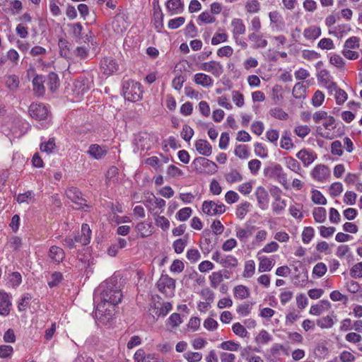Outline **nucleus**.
I'll return each instance as SVG.
<instances>
[{"mask_svg": "<svg viewBox=\"0 0 362 362\" xmlns=\"http://www.w3.org/2000/svg\"><path fill=\"white\" fill-rule=\"evenodd\" d=\"M119 280L118 276L112 275L94 291L93 300L97 303L94 317L98 327L112 325L115 307L123 297Z\"/></svg>", "mask_w": 362, "mask_h": 362, "instance_id": "nucleus-1", "label": "nucleus"}, {"mask_svg": "<svg viewBox=\"0 0 362 362\" xmlns=\"http://www.w3.org/2000/svg\"><path fill=\"white\" fill-rule=\"evenodd\" d=\"M122 86L125 100L134 103L142 99L143 89L139 82L129 78H123Z\"/></svg>", "mask_w": 362, "mask_h": 362, "instance_id": "nucleus-2", "label": "nucleus"}, {"mask_svg": "<svg viewBox=\"0 0 362 362\" xmlns=\"http://www.w3.org/2000/svg\"><path fill=\"white\" fill-rule=\"evenodd\" d=\"M66 197L76 204V209H83L87 211L89 206L87 204L88 199L82 192L76 187H70L66 191Z\"/></svg>", "mask_w": 362, "mask_h": 362, "instance_id": "nucleus-3", "label": "nucleus"}, {"mask_svg": "<svg viewBox=\"0 0 362 362\" xmlns=\"http://www.w3.org/2000/svg\"><path fill=\"white\" fill-rule=\"evenodd\" d=\"M192 167L199 173L214 174L217 171V165L204 157L196 158L192 163Z\"/></svg>", "mask_w": 362, "mask_h": 362, "instance_id": "nucleus-4", "label": "nucleus"}, {"mask_svg": "<svg viewBox=\"0 0 362 362\" xmlns=\"http://www.w3.org/2000/svg\"><path fill=\"white\" fill-rule=\"evenodd\" d=\"M202 211L208 216L222 214L226 211V206L223 204H216L213 201H204L202 204Z\"/></svg>", "mask_w": 362, "mask_h": 362, "instance_id": "nucleus-5", "label": "nucleus"}, {"mask_svg": "<svg viewBox=\"0 0 362 362\" xmlns=\"http://www.w3.org/2000/svg\"><path fill=\"white\" fill-rule=\"evenodd\" d=\"M30 117L35 120H43L47 117L48 110L46 106L42 103H32L28 109Z\"/></svg>", "mask_w": 362, "mask_h": 362, "instance_id": "nucleus-6", "label": "nucleus"}, {"mask_svg": "<svg viewBox=\"0 0 362 362\" xmlns=\"http://www.w3.org/2000/svg\"><path fill=\"white\" fill-rule=\"evenodd\" d=\"M199 69L211 73L215 77H219L223 73V67L220 62L216 61H210L200 64Z\"/></svg>", "mask_w": 362, "mask_h": 362, "instance_id": "nucleus-7", "label": "nucleus"}, {"mask_svg": "<svg viewBox=\"0 0 362 362\" xmlns=\"http://www.w3.org/2000/svg\"><path fill=\"white\" fill-rule=\"evenodd\" d=\"M100 67L104 74L110 75L118 69V64L112 57H104L100 61Z\"/></svg>", "mask_w": 362, "mask_h": 362, "instance_id": "nucleus-8", "label": "nucleus"}, {"mask_svg": "<svg viewBox=\"0 0 362 362\" xmlns=\"http://www.w3.org/2000/svg\"><path fill=\"white\" fill-rule=\"evenodd\" d=\"M330 175V170L325 165H316L311 173V176L319 182L325 181Z\"/></svg>", "mask_w": 362, "mask_h": 362, "instance_id": "nucleus-9", "label": "nucleus"}, {"mask_svg": "<svg viewBox=\"0 0 362 362\" xmlns=\"http://www.w3.org/2000/svg\"><path fill=\"white\" fill-rule=\"evenodd\" d=\"M255 195L259 206L263 210L267 209L269 202V197L265 188L262 186L257 187Z\"/></svg>", "mask_w": 362, "mask_h": 362, "instance_id": "nucleus-10", "label": "nucleus"}, {"mask_svg": "<svg viewBox=\"0 0 362 362\" xmlns=\"http://www.w3.org/2000/svg\"><path fill=\"white\" fill-rule=\"evenodd\" d=\"M90 240V228L89 225L83 223L81 226V234L75 235L74 240L77 243H80L82 246L89 244Z\"/></svg>", "mask_w": 362, "mask_h": 362, "instance_id": "nucleus-11", "label": "nucleus"}, {"mask_svg": "<svg viewBox=\"0 0 362 362\" xmlns=\"http://www.w3.org/2000/svg\"><path fill=\"white\" fill-rule=\"evenodd\" d=\"M11 300L6 292L0 291V315L7 316L9 315L11 308Z\"/></svg>", "mask_w": 362, "mask_h": 362, "instance_id": "nucleus-12", "label": "nucleus"}, {"mask_svg": "<svg viewBox=\"0 0 362 362\" xmlns=\"http://www.w3.org/2000/svg\"><path fill=\"white\" fill-rule=\"evenodd\" d=\"M157 287L159 291L165 293L166 288L172 289L175 288V280L167 274H162L157 282Z\"/></svg>", "mask_w": 362, "mask_h": 362, "instance_id": "nucleus-13", "label": "nucleus"}, {"mask_svg": "<svg viewBox=\"0 0 362 362\" xmlns=\"http://www.w3.org/2000/svg\"><path fill=\"white\" fill-rule=\"evenodd\" d=\"M45 78L42 75H36L33 79V90L37 96H42L45 92L44 83Z\"/></svg>", "mask_w": 362, "mask_h": 362, "instance_id": "nucleus-14", "label": "nucleus"}, {"mask_svg": "<svg viewBox=\"0 0 362 362\" xmlns=\"http://www.w3.org/2000/svg\"><path fill=\"white\" fill-rule=\"evenodd\" d=\"M196 150L202 156H209L212 153L211 144L204 139H199L195 143Z\"/></svg>", "mask_w": 362, "mask_h": 362, "instance_id": "nucleus-15", "label": "nucleus"}, {"mask_svg": "<svg viewBox=\"0 0 362 362\" xmlns=\"http://www.w3.org/2000/svg\"><path fill=\"white\" fill-rule=\"evenodd\" d=\"M108 151L109 148L105 145L92 144V158L96 160H102L105 158Z\"/></svg>", "mask_w": 362, "mask_h": 362, "instance_id": "nucleus-16", "label": "nucleus"}, {"mask_svg": "<svg viewBox=\"0 0 362 362\" xmlns=\"http://www.w3.org/2000/svg\"><path fill=\"white\" fill-rule=\"evenodd\" d=\"M255 230V226L247 225L245 228H237L236 236L243 242H246L247 239L250 237Z\"/></svg>", "mask_w": 362, "mask_h": 362, "instance_id": "nucleus-17", "label": "nucleus"}, {"mask_svg": "<svg viewBox=\"0 0 362 362\" xmlns=\"http://www.w3.org/2000/svg\"><path fill=\"white\" fill-rule=\"evenodd\" d=\"M165 5L167 10L172 14L180 13L184 9V4L181 0H168Z\"/></svg>", "mask_w": 362, "mask_h": 362, "instance_id": "nucleus-18", "label": "nucleus"}, {"mask_svg": "<svg viewBox=\"0 0 362 362\" xmlns=\"http://www.w3.org/2000/svg\"><path fill=\"white\" fill-rule=\"evenodd\" d=\"M112 26L115 31L122 33L127 28L126 16L124 14H118L112 21Z\"/></svg>", "mask_w": 362, "mask_h": 362, "instance_id": "nucleus-19", "label": "nucleus"}, {"mask_svg": "<svg viewBox=\"0 0 362 362\" xmlns=\"http://www.w3.org/2000/svg\"><path fill=\"white\" fill-rule=\"evenodd\" d=\"M194 81L195 83L201 85L203 87H209L212 86L214 80L209 75L203 73H198L194 75Z\"/></svg>", "mask_w": 362, "mask_h": 362, "instance_id": "nucleus-20", "label": "nucleus"}, {"mask_svg": "<svg viewBox=\"0 0 362 362\" xmlns=\"http://www.w3.org/2000/svg\"><path fill=\"white\" fill-rule=\"evenodd\" d=\"M64 252L59 247L53 245L49 248V257L55 262L59 263L64 258Z\"/></svg>", "mask_w": 362, "mask_h": 362, "instance_id": "nucleus-21", "label": "nucleus"}, {"mask_svg": "<svg viewBox=\"0 0 362 362\" xmlns=\"http://www.w3.org/2000/svg\"><path fill=\"white\" fill-rule=\"evenodd\" d=\"M233 26V34L234 38L237 39L240 35H243L245 32V25H244L242 19L234 18L231 22Z\"/></svg>", "mask_w": 362, "mask_h": 362, "instance_id": "nucleus-22", "label": "nucleus"}, {"mask_svg": "<svg viewBox=\"0 0 362 362\" xmlns=\"http://www.w3.org/2000/svg\"><path fill=\"white\" fill-rule=\"evenodd\" d=\"M296 156L300 159L305 166H308L311 164L315 157L313 152H309L306 149H302L297 153Z\"/></svg>", "mask_w": 362, "mask_h": 362, "instance_id": "nucleus-23", "label": "nucleus"}, {"mask_svg": "<svg viewBox=\"0 0 362 362\" xmlns=\"http://www.w3.org/2000/svg\"><path fill=\"white\" fill-rule=\"evenodd\" d=\"M283 169L281 165L278 163H274L264 170V174L266 177L269 178H276Z\"/></svg>", "mask_w": 362, "mask_h": 362, "instance_id": "nucleus-24", "label": "nucleus"}, {"mask_svg": "<svg viewBox=\"0 0 362 362\" xmlns=\"http://www.w3.org/2000/svg\"><path fill=\"white\" fill-rule=\"evenodd\" d=\"M292 95L296 99H305L306 97V87L302 83H297L293 86Z\"/></svg>", "mask_w": 362, "mask_h": 362, "instance_id": "nucleus-25", "label": "nucleus"}, {"mask_svg": "<svg viewBox=\"0 0 362 362\" xmlns=\"http://www.w3.org/2000/svg\"><path fill=\"white\" fill-rule=\"evenodd\" d=\"M334 318L336 319L337 317L335 315H327L317 319L316 323L322 329L331 328L334 324Z\"/></svg>", "mask_w": 362, "mask_h": 362, "instance_id": "nucleus-26", "label": "nucleus"}, {"mask_svg": "<svg viewBox=\"0 0 362 362\" xmlns=\"http://www.w3.org/2000/svg\"><path fill=\"white\" fill-rule=\"evenodd\" d=\"M304 37L308 40H315L321 35V29L316 26H310L304 30Z\"/></svg>", "mask_w": 362, "mask_h": 362, "instance_id": "nucleus-27", "label": "nucleus"}, {"mask_svg": "<svg viewBox=\"0 0 362 362\" xmlns=\"http://www.w3.org/2000/svg\"><path fill=\"white\" fill-rule=\"evenodd\" d=\"M259 264L258 270L259 272H269L274 264L272 260H270L269 258L264 256L259 257Z\"/></svg>", "mask_w": 362, "mask_h": 362, "instance_id": "nucleus-28", "label": "nucleus"}, {"mask_svg": "<svg viewBox=\"0 0 362 362\" xmlns=\"http://www.w3.org/2000/svg\"><path fill=\"white\" fill-rule=\"evenodd\" d=\"M188 235H185L183 238H179L173 243V247L177 254H180L184 251L185 247L187 245Z\"/></svg>", "mask_w": 362, "mask_h": 362, "instance_id": "nucleus-29", "label": "nucleus"}, {"mask_svg": "<svg viewBox=\"0 0 362 362\" xmlns=\"http://www.w3.org/2000/svg\"><path fill=\"white\" fill-rule=\"evenodd\" d=\"M47 84L51 91H54L59 86L58 75L54 72H50L47 76Z\"/></svg>", "mask_w": 362, "mask_h": 362, "instance_id": "nucleus-30", "label": "nucleus"}, {"mask_svg": "<svg viewBox=\"0 0 362 362\" xmlns=\"http://www.w3.org/2000/svg\"><path fill=\"white\" fill-rule=\"evenodd\" d=\"M20 81L18 76L16 75H8L6 78V86L12 91L18 89L19 86Z\"/></svg>", "mask_w": 362, "mask_h": 362, "instance_id": "nucleus-31", "label": "nucleus"}, {"mask_svg": "<svg viewBox=\"0 0 362 362\" xmlns=\"http://www.w3.org/2000/svg\"><path fill=\"white\" fill-rule=\"evenodd\" d=\"M233 292L235 297L240 299H245L250 296L249 288L243 285L236 286L233 289Z\"/></svg>", "mask_w": 362, "mask_h": 362, "instance_id": "nucleus-32", "label": "nucleus"}, {"mask_svg": "<svg viewBox=\"0 0 362 362\" xmlns=\"http://www.w3.org/2000/svg\"><path fill=\"white\" fill-rule=\"evenodd\" d=\"M34 200H35V193L32 190H28L24 193H21L16 197V201L18 204H23V203L29 204L30 201H34Z\"/></svg>", "mask_w": 362, "mask_h": 362, "instance_id": "nucleus-33", "label": "nucleus"}, {"mask_svg": "<svg viewBox=\"0 0 362 362\" xmlns=\"http://www.w3.org/2000/svg\"><path fill=\"white\" fill-rule=\"evenodd\" d=\"M335 31L329 30V34H333L336 35L337 37L341 38L345 35L347 34L348 32L351 30V27L348 24H341L338 25L337 27H335Z\"/></svg>", "mask_w": 362, "mask_h": 362, "instance_id": "nucleus-34", "label": "nucleus"}, {"mask_svg": "<svg viewBox=\"0 0 362 362\" xmlns=\"http://www.w3.org/2000/svg\"><path fill=\"white\" fill-rule=\"evenodd\" d=\"M59 48L60 55L66 59L70 58V45L66 40L61 39L59 42Z\"/></svg>", "mask_w": 362, "mask_h": 362, "instance_id": "nucleus-35", "label": "nucleus"}, {"mask_svg": "<svg viewBox=\"0 0 362 362\" xmlns=\"http://www.w3.org/2000/svg\"><path fill=\"white\" fill-rule=\"evenodd\" d=\"M286 165L288 168H289L293 172L300 174V171L301 170V167L299 162L293 158V157H287L285 158Z\"/></svg>", "mask_w": 362, "mask_h": 362, "instance_id": "nucleus-36", "label": "nucleus"}, {"mask_svg": "<svg viewBox=\"0 0 362 362\" xmlns=\"http://www.w3.org/2000/svg\"><path fill=\"white\" fill-rule=\"evenodd\" d=\"M313 215L316 222L323 223L326 220L327 211L324 207H317L314 209Z\"/></svg>", "mask_w": 362, "mask_h": 362, "instance_id": "nucleus-37", "label": "nucleus"}, {"mask_svg": "<svg viewBox=\"0 0 362 362\" xmlns=\"http://www.w3.org/2000/svg\"><path fill=\"white\" fill-rule=\"evenodd\" d=\"M154 21L153 26L157 32L161 33L163 28V14L161 11L158 12L155 11L153 13Z\"/></svg>", "mask_w": 362, "mask_h": 362, "instance_id": "nucleus-38", "label": "nucleus"}, {"mask_svg": "<svg viewBox=\"0 0 362 362\" xmlns=\"http://www.w3.org/2000/svg\"><path fill=\"white\" fill-rule=\"evenodd\" d=\"M78 258L80 262H83L87 267L90 264V251L89 247L83 248L78 255Z\"/></svg>", "mask_w": 362, "mask_h": 362, "instance_id": "nucleus-39", "label": "nucleus"}, {"mask_svg": "<svg viewBox=\"0 0 362 362\" xmlns=\"http://www.w3.org/2000/svg\"><path fill=\"white\" fill-rule=\"evenodd\" d=\"M248 38L250 40L256 42V45H255V48H264L267 46V40L265 39H262L261 36L252 33L249 35Z\"/></svg>", "mask_w": 362, "mask_h": 362, "instance_id": "nucleus-40", "label": "nucleus"}, {"mask_svg": "<svg viewBox=\"0 0 362 362\" xmlns=\"http://www.w3.org/2000/svg\"><path fill=\"white\" fill-rule=\"evenodd\" d=\"M32 296L30 293H24L18 303V309L19 311H25L30 305Z\"/></svg>", "mask_w": 362, "mask_h": 362, "instance_id": "nucleus-41", "label": "nucleus"}, {"mask_svg": "<svg viewBox=\"0 0 362 362\" xmlns=\"http://www.w3.org/2000/svg\"><path fill=\"white\" fill-rule=\"evenodd\" d=\"M136 228L141 238L148 237L151 235L149 224L140 222L136 225Z\"/></svg>", "mask_w": 362, "mask_h": 362, "instance_id": "nucleus-42", "label": "nucleus"}, {"mask_svg": "<svg viewBox=\"0 0 362 362\" xmlns=\"http://www.w3.org/2000/svg\"><path fill=\"white\" fill-rule=\"evenodd\" d=\"M312 201L316 204L325 205L327 204V199L324 195L317 189H312Z\"/></svg>", "mask_w": 362, "mask_h": 362, "instance_id": "nucleus-43", "label": "nucleus"}, {"mask_svg": "<svg viewBox=\"0 0 362 362\" xmlns=\"http://www.w3.org/2000/svg\"><path fill=\"white\" fill-rule=\"evenodd\" d=\"M22 239L18 236H12L8 240L6 245L11 248L13 250L16 251L20 250L22 246Z\"/></svg>", "mask_w": 362, "mask_h": 362, "instance_id": "nucleus-44", "label": "nucleus"}, {"mask_svg": "<svg viewBox=\"0 0 362 362\" xmlns=\"http://www.w3.org/2000/svg\"><path fill=\"white\" fill-rule=\"evenodd\" d=\"M272 337L269 332L264 329L260 331L259 334L256 337L255 341L259 344H264L272 341Z\"/></svg>", "mask_w": 362, "mask_h": 362, "instance_id": "nucleus-45", "label": "nucleus"}, {"mask_svg": "<svg viewBox=\"0 0 362 362\" xmlns=\"http://www.w3.org/2000/svg\"><path fill=\"white\" fill-rule=\"evenodd\" d=\"M62 279V274L59 272H54V273L52 274L50 280L48 281V286L50 288L56 287L59 284Z\"/></svg>", "mask_w": 362, "mask_h": 362, "instance_id": "nucleus-46", "label": "nucleus"}, {"mask_svg": "<svg viewBox=\"0 0 362 362\" xmlns=\"http://www.w3.org/2000/svg\"><path fill=\"white\" fill-rule=\"evenodd\" d=\"M226 180L228 183H234L241 181L243 177L237 170H233L226 175Z\"/></svg>", "mask_w": 362, "mask_h": 362, "instance_id": "nucleus-47", "label": "nucleus"}, {"mask_svg": "<svg viewBox=\"0 0 362 362\" xmlns=\"http://www.w3.org/2000/svg\"><path fill=\"white\" fill-rule=\"evenodd\" d=\"M315 231L313 227H305L302 233V240L304 243L307 244L310 242L313 238Z\"/></svg>", "mask_w": 362, "mask_h": 362, "instance_id": "nucleus-48", "label": "nucleus"}, {"mask_svg": "<svg viewBox=\"0 0 362 362\" xmlns=\"http://www.w3.org/2000/svg\"><path fill=\"white\" fill-rule=\"evenodd\" d=\"M220 264L226 268L235 267L238 265V259L233 256L228 255L225 259H221Z\"/></svg>", "mask_w": 362, "mask_h": 362, "instance_id": "nucleus-49", "label": "nucleus"}, {"mask_svg": "<svg viewBox=\"0 0 362 362\" xmlns=\"http://www.w3.org/2000/svg\"><path fill=\"white\" fill-rule=\"evenodd\" d=\"M192 212L190 207H185L178 211L176 217L180 221H185L190 217Z\"/></svg>", "mask_w": 362, "mask_h": 362, "instance_id": "nucleus-50", "label": "nucleus"}, {"mask_svg": "<svg viewBox=\"0 0 362 362\" xmlns=\"http://www.w3.org/2000/svg\"><path fill=\"white\" fill-rule=\"evenodd\" d=\"M255 264L253 260H248L245 262L243 276L251 277L255 274Z\"/></svg>", "mask_w": 362, "mask_h": 362, "instance_id": "nucleus-51", "label": "nucleus"}, {"mask_svg": "<svg viewBox=\"0 0 362 362\" xmlns=\"http://www.w3.org/2000/svg\"><path fill=\"white\" fill-rule=\"evenodd\" d=\"M271 116L281 120H286L288 117V115L281 108L275 107L270 110Z\"/></svg>", "mask_w": 362, "mask_h": 362, "instance_id": "nucleus-52", "label": "nucleus"}, {"mask_svg": "<svg viewBox=\"0 0 362 362\" xmlns=\"http://www.w3.org/2000/svg\"><path fill=\"white\" fill-rule=\"evenodd\" d=\"M90 124H86L83 126L76 127L75 132L81 136V139H88L90 136Z\"/></svg>", "mask_w": 362, "mask_h": 362, "instance_id": "nucleus-53", "label": "nucleus"}, {"mask_svg": "<svg viewBox=\"0 0 362 362\" xmlns=\"http://www.w3.org/2000/svg\"><path fill=\"white\" fill-rule=\"evenodd\" d=\"M327 268L325 263L318 262L315 265L313 269V274L317 277H322L327 272Z\"/></svg>", "mask_w": 362, "mask_h": 362, "instance_id": "nucleus-54", "label": "nucleus"}, {"mask_svg": "<svg viewBox=\"0 0 362 362\" xmlns=\"http://www.w3.org/2000/svg\"><path fill=\"white\" fill-rule=\"evenodd\" d=\"M232 329L236 335L240 337H245L248 334L246 329L240 322L234 323Z\"/></svg>", "mask_w": 362, "mask_h": 362, "instance_id": "nucleus-55", "label": "nucleus"}, {"mask_svg": "<svg viewBox=\"0 0 362 362\" xmlns=\"http://www.w3.org/2000/svg\"><path fill=\"white\" fill-rule=\"evenodd\" d=\"M250 204L248 202L242 203L236 209V215L238 218L243 219L248 211Z\"/></svg>", "mask_w": 362, "mask_h": 362, "instance_id": "nucleus-56", "label": "nucleus"}, {"mask_svg": "<svg viewBox=\"0 0 362 362\" xmlns=\"http://www.w3.org/2000/svg\"><path fill=\"white\" fill-rule=\"evenodd\" d=\"M55 148V140L54 138H50L47 141H45L40 145V150L42 151L49 153Z\"/></svg>", "mask_w": 362, "mask_h": 362, "instance_id": "nucleus-57", "label": "nucleus"}, {"mask_svg": "<svg viewBox=\"0 0 362 362\" xmlns=\"http://www.w3.org/2000/svg\"><path fill=\"white\" fill-rule=\"evenodd\" d=\"M220 348L226 351H236L240 348V344L233 341H226L220 344Z\"/></svg>", "mask_w": 362, "mask_h": 362, "instance_id": "nucleus-58", "label": "nucleus"}, {"mask_svg": "<svg viewBox=\"0 0 362 362\" xmlns=\"http://www.w3.org/2000/svg\"><path fill=\"white\" fill-rule=\"evenodd\" d=\"M245 8L248 13H257L260 9V4L257 0L249 1L246 3Z\"/></svg>", "mask_w": 362, "mask_h": 362, "instance_id": "nucleus-59", "label": "nucleus"}, {"mask_svg": "<svg viewBox=\"0 0 362 362\" xmlns=\"http://www.w3.org/2000/svg\"><path fill=\"white\" fill-rule=\"evenodd\" d=\"M350 275L354 279L362 277V262L356 263L351 268Z\"/></svg>", "mask_w": 362, "mask_h": 362, "instance_id": "nucleus-60", "label": "nucleus"}, {"mask_svg": "<svg viewBox=\"0 0 362 362\" xmlns=\"http://www.w3.org/2000/svg\"><path fill=\"white\" fill-rule=\"evenodd\" d=\"M325 99V95L321 90H317L315 92L313 98H312V104L315 107L320 106Z\"/></svg>", "mask_w": 362, "mask_h": 362, "instance_id": "nucleus-61", "label": "nucleus"}, {"mask_svg": "<svg viewBox=\"0 0 362 362\" xmlns=\"http://www.w3.org/2000/svg\"><path fill=\"white\" fill-rule=\"evenodd\" d=\"M194 135V130L187 124H184L181 132L182 138L186 141H189Z\"/></svg>", "mask_w": 362, "mask_h": 362, "instance_id": "nucleus-62", "label": "nucleus"}, {"mask_svg": "<svg viewBox=\"0 0 362 362\" xmlns=\"http://www.w3.org/2000/svg\"><path fill=\"white\" fill-rule=\"evenodd\" d=\"M343 191V186L341 182H334L331 185L329 193L332 197L339 196Z\"/></svg>", "mask_w": 362, "mask_h": 362, "instance_id": "nucleus-63", "label": "nucleus"}, {"mask_svg": "<svg viewBox=\"0 0 362 362\" xmlns=\"http://www.w3.org/2000/svg\"><path fill=\"white\" fill-rule=\"evenodd\" d=\"M184 356L189 362H199L202 358V354L199 352L188 351L184 354Z\"/></svg>", "mask_w": 362, "mask_h": 362, "instance_id": "nucleus-64", "label": "nucleus"}]
</instances>
